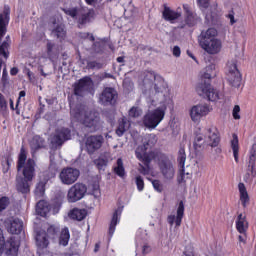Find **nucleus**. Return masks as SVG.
Masks as SVG:
<instances>
[{
	"label": "nucleus",
	"mask_w": 256,
	"mask_h": 256,
	"mask_svg": "<svg viewBox=\"0 0 256 256\" xmlns=\"http://www.w3.org/2000/svg\"><path fill=\"white\" fill-rule=\"evenodd\" d=\"M186 159H187V155L185 154V148L180 147L178 151V162L181 167H185Z\"/></svg>",
	"instance_id": "nucleus-43"
},
{
	"label": "nucleus",
	"mask_w": 256,
	"mask_h": 256,
	"mask_svg": "<svg viewBox=\"0 0 256 256\" xmlns=\"http://www.w3.org/2000/svg\"><path fill=\"white\" fill-rule=\"evenodd\" d=\"M194 151H204V149H209L207 146V138L203 135H196L193 142Z\"/></svg>",
	"instance_id": "nucleus-26"
},
{
	"label": "nucleus",
	"mask_w": 256,
	"mask_h": 256,
	"mask_svg": "<svg viewBox=\"0 0 256 256\" xmlns=\"http://www.w3.org/2000/svg\"><path fill=\"white\" fill-rule=\"evenodd\" d=\"M157 143V136L155 134H146L142 137V145L138 146L136 149V157L140 161H143L144 165H149L155 157H157V153L149 152L147 153V149H151Z\"/></svg>",
	"instance_id": "nucleus-5"
},
{
	"label": "nucleus",
	"mask_w": 256,
	"mask_h": 256,
	"mask_svg": "<svg viewBox=\"0 0 256 256\" xmlns=\"http://www.w3.org/2000/svg\"><path fill=\"white\" fill-rule=\"evenodd\" d=\"M211 113V106L209 104H197L190 109V119L193 123H199L203 117H207V114Z\"/></svg>",
	"instance_id": "nucleus-12"
},
{
	"label": "nucleus",
	"mask_w": 256,
	"mask_h": 256,
	"mask_svg": "<svg viewBox=\"0 0 256 256\" xmlns=\"http://www.w3.org/2000/svg\"><path fill=\"white\" fill-rule=\"evenodd\" d=\"M129 129V122L125 117L119 120L118 128L116 129V134L121 137Z\"/></svg>",
	"instance_id": "nucleus-38"
},
{
	"label": "nucleus",
	"mask_w": 256,
	"mask_h": 256,
	"mask_svg": "<svg viewBox=\"0 0 256 256\" xmlns=\"http://www.w3.org/2000/svg\"><path fill=\"white\" fill-rule=\"evenodd\" d=\"M129 117H132V119H137V117H141L143 115V110L139 107L133 106L129 112H128Z\"/></svg>",
	"instance_id": "nucleus-42"
},
{
	"label": "nucleus",
	"mask_w": 256,
	"mask_h": 256,
	"mask_svg": "<svg viewBox=\"0 0 256 256\" xmlns=\"http://www.w3.org/2000/svg\"><path fill=\"white\" fill-rule=\"evenodd\" d=\"M239 243H243L245 245V241H247V235L245 233H241L240 236H238Z\"/></svg>",
	"instance_id": "nucleus-58"
},
{
	"label": "nucleus",
	"mask_w": 256,
	"mask_h": 256,
	"mask_svg": "<svg viewBox=\"0 0 256 256\" xmlns=\"http://www.w3.org/2000/svg\"><path fill=\"white\" fill-rule=\"evenodd\" d=\"M183 177H184L183 170H181V172L177 178L178 183H183V181H184Z\"/></svg>",
	"instance_id": "nucleus-62"
},
{
	"label": "nucleus",
	"mask_w": 256,
	"mask_h": 256,
	"mask_svg": "<svg viewBox=\"0 0 256 256\" xmlns=\"http://www.w3.org/2000/svg\"><path fill=\"white\" fill-rule=\"evenodd\" d=\"M121 213H123V207H118L112 216L109 227V235H113V233H115V227H117V223H119V217H121Z\"/></svg>",
	"instance_id": "nucleus-27"
},
{
	"label": "nucleus",
	"mask_w": 256,
	"mask_h": 256,
	"mask_svg": "<svg viewBox=\"0 0 256 256\" xmlns=\"http://www.w3.org/2000/svg\"><path fill=\"white\" fill-rule=\"evenodd\" d=\"M85 193H87V186L83 183L74 184L69 190L67 194V199L69 203H77V201H81L85 197Z\"/></svg>",
	"instance_id": "nucleus-11"
},
{
	"label": "nucleus",
	"mask_w": 256,
	"mask_h": 256,
	"mask_svg": "<svg viewBox=\"0 0 256 256\" xmlns=\"http://www.w3.org/2000/svg\"><path fill=\"white\" fill-rule=\"evenodd\" d=\"M70 115L73 121H80L84 127H88L91 131H97L99 127V112L87 111L85 106L78 104L73 108V104H70Z\"/></svg>",
	"instance_id": "nucleus-4"
},
{
	"label": "nucleus",
	"mask_w": 256,
	"mask_h": 256,
	"mask_svg": "<svg viewBox=\"0 0 256 256\" xmlns=\"http://www.w3.org/2000/svg\"><path fill=\"white\" fill-rule=\"evenodd\" d=\"M240 192V201L242 202L243 207H247V203H249V194L247 193V188H245V184L240 183L238 185Z\"/></svg>",
	"instance_id": "nucleus-37"
},
{
	"label": "nucleus",
	"mask_w": 256,
	"mask_h": 256,
	"mask_svg": "<svg viewBox=\"0 0 256 256\" xmlns=\"http://www.w3.org/2000/svg\"><path fill=\"white\" fill-rule=\"evenodd\" d=\"M144 165L145 166L139 164L138 171L141 173V175H149V173H151V166H149V164Z\"/></svg>",
	"instance_id": "nucleus-45"
},
{
	"label": "nucleus",
	"mask_w": 256,
	"mask_h": 256,
	"mask_svg": "<svg viewBox=\"0 0 256 256\" xmlns=\"http://www.w3.org/2000/svg\"><path fill=\"white\" fill-rule=\"evenodd\" d=\"M36 245L40 247V249H45L49 245V239H47L46 231H40L37 233Z\"/></svg>",
	"instance_id": "nucleus-29"
},
{
	"label": "nucleus",
	"mask_w": 256,
	"mask_h": 256,
	"mask_svg": "<svg viewBox=\"0 0 256 256\" xmlns=\"http://www.w3.org/2000/svg\"><path fill=\"white\" fill-rule=\"evenodd\" d=\"M231 147L236 163H239V138L237 134H232Z\"/></svg>",
	"instance_id": "nucleus-34"
},
{
	"label": "nucleus",
	"mask_w": 256,
	"mask_h": 256,
	"mask_svg": "<svg viewBox=\"0 0 256 256\" xmlns=\"http://www.w3.org/2000/svg\"><path fill=\"white\" fill-rule=\"evenodd\" d=\"M93 90V80L89 77H84L79 82L74 84V95L83 97L85 93Z\"/></svg>",
	"instance_id": "nucleus-15"
},
{
	"label": "nucleus",
	"mask_w": 256,
	"mask_h": 256,
	"mask_svg": "<svg viewBox=\"0 0 256 256\" xmlns=\"http://www.w3.org/2000/svg\"><path fill=\"white\" fill-rule=\"evenodd\" d=\"M69 229L64 228L61 231V235H60V245H63L65 247V245H67V243H69Z\"/></svg>",
	"instance_id": "nucleus-41"
},
{
	"label": "nucleus",
	"mask_w": 256,
	"mask_h": 256,
	"mask_svg": "<svg viewBox=\"0 0 256 256\" xmlns=\"http://www.w3.org/2000/svg\"><path fill=\"white\" fill-rule=\"evenodd\" d=\"M7 231L12 235H21L23 232V221L19 218H10L6 221Z\"/></svg>",
	"instance_id": "nucleus-21"
},
{
	"label": "nucleus",
	"mask_w": 256,
	"mask_h": 256,
	"mask_svg": "<svg viewBox=\"0 0 256 256\" xmlns=\"http://www.w3.org/2000/svg\"><path fill=\"white\" fill-rule=\"evenodd\" d=\"M32 151H39L45 147V140L41 136H34L30 143Z\"/></svg>",
	"instance_id": "nucleus-33"
},
{
	"label": "nucleus",
	"mask_w": 256,
	"mask_h": 256,
	"mask_svg": "<svg viewBox=\"0 0 256 256\" xmlns=\"http://www.w3.org/2000/svg\"><path fill=\"white\" fill-rule=\"evenodd\" d=\"M149 251H150L149 246H143V250H142L143 255H147Z\"/></svg>",
	"instance_id": "nucleus-64"
},
{
	"label": "nucleus",
	"mask_w": 256,
	"mask_h": 256,
	"mask_svg": "<svg viewBox=\"0 0 256 256\" xmlns=\"http://www.w3.org/2000/svg\"><path fill=\"white\" fill-rule=\"evenodd\" d=\"M205 19L207 25H221V15L217 10V6H212L207 10Z\"/></svg>",
	"instance_id": "nucleus-22"
},
{
	"label": "nucleus",
	"mask_w": 256,
	"mask_h": 256,
	"mask_svg": "<svg viewBox=\"0 0 256 256\" xmlns=\"http://www.w3.org/2000/svg\"><path fill=\"white\" fill-rule=\"evenodd\" d=\"M70 219H74L75 221H83L85 217H87V210L74 208L69 212Z\"/></svg>",
	"instance_id": "nucleus-28"
},
{
	"label": "nucleus",
	"mask_w": 256,
	"mask_h": 256,
	"mask_svg": "<svg viewBox=\"0 0 256 256\" xmlns=\"http://www.w3.org/2000/svg\"><path fill=\"white\" fill-rule=\"evenodd\" d=\"M158 167L162 177L166 181H171L175 177V167L173 163L168 158H163L159 161Z\"/></svg>",
	"instance_id": "nucleus-14"
},
{
	"label": "nucleus",
	"mask_w": 256,
	"mask_h": 256,
	"mask_svg": "<svg viewBox=\"0 0 256 256\" xmlns=\"http://www.w3.org/2000/svg\"><path fill=\"white\" fill-rule=\"evenodd\" d=\"M69 139H71V131L67 128H62L56 131L55 135L51 139V143L57 147L59 145H63V143Z\"/></svg>",
	"instance_id": "nucleus-20"
},
{
	"label": "nucleus",
	"mask_w": 256,
	"mask_h": 256,
	"mask_svg": "<svg viewBox=\"0 0 256 256\" xmlns=\"http://www.w3.org/2000/svg\"><path fill=\"white\" fill-rule=\"evenodd\" d=\"M227 81L232 87H241V72L237 69V59H232L227 63Z\"/></svg>",
	"instance_id": "nucleus-9"
},
{
	"label": "nucleus",
	"mask_w": 256,
	"mask_h": 256,
	"mask_svg": "<svg viewBox=\"0 0 256 256\" xmlns=\"http://www.w3.org/2000/svg\"><path fill=\"white\" fill-rule=\"evenodd\" d=\"M52 37H56V39H59L60 41H63L65 37L67 36V31H65V26L62 24L56 25L51 32Z\"/></svg>",
	"instance_id": "nucleus-30"
},
{
	"label": "nucleus",
	"mask_w": 256,
	"mask_h": 256,
	"mask_svg": "<svg viewBox=\"0 0 256 256\" xmlns=\"http://www.w3.org/2000/svg\"><path fill=\"white\" fill-rule=\"evenodd\" d=\"M165 109H167V107L163 105L146 114L143 119L145 127H148V129H155V127L163 121V117H165Z\"/></svg>",
	"instance_id": "nucleus-8"
},
{
	"label": "nucleus",
	"mask_w": 256,
	"mask_h": 256,
	"mask_svg": "<svg viewBox=\"0 0 256 256\" xmlns=\"http://www.w3.org/2000/svg\"><path fill=\"white\" fill-rule=\"evenodd\" d=\"M219 32L215 28L203 30L198 36L200 47L208 53V55H218L223 49V42L217 38Z\"/></svg>",
	"instance_id": "nucleus-3"
},
{
	"label": "nucleus",
	"mask_w": 256,
	"mask_h": 256,
	"mask_svg": "<svg viewBox=\"0 0 256 256\" xmlns=\"http://www.w3.org/2000/svg\"><path fill=\"white\" fill-rule=\"evenodd\" d=\"M211 0H198L199 7H202L203 9H207L209 7V3Z\"/></svg>",
	"instance_id": "nucleus-54"
},
{
	"label": "nucleus",
	"mask_w": 256,
	"mask_h": 256,
	"mask_svg": "<svg viewBox=\"0 0 256 256\" xmlns=\"http://www.w3.org/2000/svg\"><path fill=\"white\" fill-rule=\"evenodd\" d=\"M107 163H109V153L105 152L100 155V157L96 160H94V164L98 169H103L104 167H107Z\"/></svg>",
	"instance_id": "nucleus-35"
},
{
	"label": "nucleus",
	"mask_w": 256,
	"mask_h": 256,
	"mask_svg": "<svg viewBox=\"0 0 256 256\" xmlns=\"http://www.w3.org/2000/svg\"><path fill=\"white\" fill-rule=\"evenodd\" d=\"M215 69H216L215 64H209L206 67V70L202 75V80L203 79H208V81H209L210 79H213L214 77H217V71Z\"/></svg>",
	"instance_id": "nucleus-36"
},
{
	"label": "nucleus",
	"mask_w": 256,
	"mask_h": 256,
	"mask_svg": "<svg viewBox=\"0 0 256 256\" xmlns=\"http://www.w3.org/2000/svg\"><path fill=\"white\" fill-rule=\"evenodd\" d=\"M51 211V206L49 202L45 200H40L36 205V213L41 217H47V214Z\"/></svg>",
	"instance_id": "nucleus-25"
},
{
	"label": "nucleus",
	"mask_w": 256,
	"mask_h": 256,
	"mask_svg": "<svg viewBox=\"0 0 256 256\" xmlns=\"http://www.w3.org/2000/svg\"><path fill=\"white\" fill-rule=\"evenodd\" d=\"M21 169L24 178H17V189L20 193H29V181H32L35 177V160L31 158L27 160L25 148H21L18 156L17 171H21Z\"/></svg>",
	"instance_id": "nucleus-2"
},
{
	"label": "nucleus",
	"mask_w": 256,
	"mask_h": 256,
	"mask_svg": "<svg viewBox=\"0 0 256 256\" xmlns=\"http://www.w3.org/2000/svg\"><path fill=\"white\" fill-rule=\"evenodd\" d=\"M64 13L72 17V19H78L79 27H83V25H87V23H91L95 19V10L93 9L86 11L83 8H70L64 10Z\"/></svg>",
	"instance_id": "nucleus-6"
},
{
	"label": "nucleus",
	"mask_w": 256,
	"mask_h": 256,
	"mask_svg": "<svg viewBox=\"0 0 256 256\" xmlns=\"http://www.w3.org/2000/svg\"><path fill=\"white\" fill-rule=\"evenodd\" d=\"M196 91L198 95L206 97L208 101H218L219 99V91L211 87V84L205 80H202L201 83L198 84Z\"/></svg>",
	"instance_id": "nucleus-10"
},
{
	"label": "nucleus",
	"mask_w": 256,
	"mask_h": 256,
	"mask_svg": "<svg viewBox=\"0 0 256 256\" xmlns=\"http://www.w3.org/2000/svg\"><path fill=\"white\" fill-rule=\"evenodd\" d=\"M55 48V44L52 42L47 43V53H53V49Z\"/></svg>",
	"instance_id": "nucleus-59"
},
{
	"label": "nucleus",
	"mask_w": 256,
	"mask_h": 256,
	"mask_svg": "<svg viewBox=\"0 0 256 256\" xmlns=\"http://www.w3.org/2000/svg\"><path fill=\"white\" fill-rule=\"evenodd\" d=\"M89 189L95 199L101 197V188L99 186V180L97 178L89 185Z\"/></svg>",
	"instance_id": "nucleus-39"
},
{
	"label": "nucleus",
	"mask_w": 256,
	"mask_h": 256,
	"mask_svg": "<svg viewBox=\"0 0 256 256\" xmlns=\"http://www.w3.org/2000/svg\"><path fill=\"white\" fill-rule=\"evenodd\" d=\"M35 193L39 195H43L45 193V186H43V184L39 185L36 188Z\"/></svg>",
	"instance_id": "nucleus-56"
},
{
	"label": "nucleus",
	"mask_w": 256,
	"mask_h": 256,
	"mask_svg": "<svg viewBox=\"0 0 256 256\" xmlns=\"http://www.w3.org/2000/svg\"><path fill=\"white\" fill-rule=\"evenodd\" d=\"M248 227H249V224L247 223L245 216H243V214H239L236 221L237 231L239 233H246Z\"/></svg>",
	"instance_id": "nucleus-31"
},
{
	"label": "nucleus",
	"mask_w": 256,
	"mask_h": 256,
	"mask_svg": "<svg viewBox=\"0 0 256 256\" xmlns=\"http://www.w3.org/2000/svg\"><path fill=\"white\" fill-rule=\"evenodd\" d=\"M179 17H181V13L171 10L169 7L164 8L163 18L166 21H175L176 19H179Z\"/></svg>",
	"instance_id": "nucleus-32"
},
{
	"label": "nucleus",
	"mask_w": 256,
	"mask_h": 256,
	"mask_svg": "<svg viewBox=\"0 0 256 256\" xmlns=\"http://www.w3.org/2000/svg\"><path fill=\"white\" fill-rule=\"evenodd\" d=\"M142 89L145 95H148L153 101L165 103L167 101V88L165 81L161 77L155 76L154 72H145L142 82Z\"/></svg>",
	"instance_id": "nucleus-1"
},
{
	"label": "nucleus",
	"mask_w": 256,
	"mask_h": 256,
	"mask_svg": "<svg viewBox=\"0 0 256 256\" xmlns=\"http://www.w3.org/2000/svg\"><path fill=\"white\" fill-rule=\"evenodd\" d=\"M49 177H55L57 173H59V167H57V164L51 162L49 168H48Z\"/></svg>",
	"instance_id": "nucleus-44"
},
{
	"label": "nucleus",
	"mask_w": 256,
	"mask_h": 256,
	"mask_svg": "<svg viewBox=\"0 0 256 256\" xmlns=\"http://www.w3.org/2000/svg\"><path fill=\"white\" fill-rule=\"evenodd\" d=\"M79 37L81 39H89L92 42L95 41V36H93V34H89L87 32H80Z\"/></svg>",
	"instance_id": "nucleus-53"
},
{
	"label": "nucleus",
	"mask_w": 256,
	"mask_h": 256,
	"mask_svg": "<svg viewBox=\"0 0 256 256\" xmlns=\"http://www.w3.org/2000/svg\"><path fill=\"white\" fill-rule=\"evenodd\" d=\"M116 165L117 166L114 168V173H116L118 177H125V167H123V159L119 158Z\"/></svg>",
	"instance_id": "nucleus-40"
},
{
	"label": "nucleus",
	"mask_w": 256,
	"mask_h": 256,
	"mask_svg": "<svg viewBox=\"0 0 256 256\" xmlns=\"http://www.w3.org/2000/svg\"><path fill=\"white\" fill-rule=\"evenodd\" d=\"M136 185L138 187V191H143L145 187V182L143 181V178L141 176L136 177Z\"/></svg>",
	"instance_id": "nucleus-51"
},
{
	"label": "nucleus",
	"mask_w": 256,
	"mask_h": 256,
	"mask_svg": "<svg viewBox=\"0 0 256 256\" xmlns=\"http://www.w3.org/2000/svg\"><path fill=\"white\" fill-rule=\"evenodd\" d=\"M173 55L174 57H181V48L179 46H174Z\"/></svg>",
	"instance_id": "nucleus-57"
},
{
	"label": "nucleus",
	"mask_w": 256,
	"mask_h": 256,
	"mask_svg": "<svg viewBox=\"0 0 256 256\" xmlns=\"http://www.w3.org/2000/svg\"><path fill=\"white\" fill-rule=\"evenodd\" d=\"M21 242L16 237H10L5 242V236H3V230L0 229V256H17L19 253V247Z\"/></svg>",
	"instance_id": "nucleus-7"
},
{
	"label": "nucleus",
	"mask_w": 256,
	"mask_h": 256,
	"mask_svg": "<svg viewBox=\"0 0 256 256\" xmlns=\"http://www.w3.org/2000/svg\"><path fill=\"white\" fill-rule=\"evenodd\" d=\"M207 133H208V135L206 137V144H207L208 149H209V147H211V149H215L216 155H221L222 150L219 147L221 138L219 137V134L217 132H213V130L211 128H209L207 130Z\"/></svg>",
	"instance_id": "nucleus-18"
},
{
	"label": "nucleus",
	"mask_w": 256,
	"mask_h": 256,
	"mask_svg": "<svg viewBox=\"0 0 256 256\" xmlns=\"http://www.w3.org/2000/svg\"><path fill=\"white\" fill-rule=\"evenodd\" d=\"M185 11V23L188 25V27H195V24L197 21H199V17H197V14L193 13L189 10V7L184 6Z\"/></svg>",
	"instance_id": "nucleus-24"
},
{
	"label": "nucleus",
	"mask_w": 256,
	"mask_h": 256,
	"mask_svg": "<svg viewBox=\"0 0 256 256\" xmlns=\"http://www.w3.org/2000/svg\"><path fill=\"white\" fill-rule=\"evenodd\" d=\"M9 198L8 197H2L0 198V213L2 211H5V209H7V207H9Z\"/></svg>",
	"instance_id": "nucleus-46"
},
{
	"label": "nucleus",
	"mask_w": 256,
	"mask_h": 256,
	"mask_svg": "<svg viewBox=\"0 0 256 256\" xmlns=\"http://www.w3.org/2000/svg\"><path fill=\"white\" fill-rule=\"evenodd\" d=\"M185 216V203L181 200L178 203V208L175 215H169L167 221L170 227H173L175 224L176 227H181V221H183V217Z\"/></svg>",
	"instance_id": "nucleus-19"
},
{
	"label": "nucleus",
	"mask_w": 256,
	"mask_h": 256,
	"mask_svg": "<svg viewBox=\"0 0 256 256\" xmlns=\"http://www.w3.org/2000/svg\"><path fill=\"white\" fill-rule=\"evenodd\" d=\"M0 111L1 113H5L7 111V100H5V96L0 94Z\"/></svg>",
	"instance_id": "nucleus-48"
},
{
	"label": "nucleus",
	"mask_w": 256,
	"mask_h": 256,
	"mask_svg": "<svg viewBox=\"0 0 256 256\" xmlns=\"http://www.w3.org/2000/svg\"><path fill=\"white\" fill-rule=\"evenodd\" d=\"M92 49L94 52H91L92 55H95L97 53H101L103 51V43L101 42H95L92 46Z\"/></svg>",
	"instance_id": "nucleus-47"
},
{
	"label": "nucleus",
	"mask_w": 256,
	"mask_h": 256,
	"mask_svg": "<svg viewBox=\"0 0 256 256\" xmlns=\"http://www.w3.org/2000/svg\"><path fill=\"white\" fill-rule=\"evenodd\" d=\"M118 98L119 94L117 93V90L111 87L105 88L99 97L102 105H115Z\"/></svg>",
	"instance_id": "nucleus-16"
},
{
	"label": "nucleus",
	"mask_w": 256,
	"mask_h": 256,
	"mask_svg": "<svg viewBox=\"0 0 256 256\" xmlns=\"http://www.w3.org/2000/svg\"><path fill=\"white\" fill-rule=\"evenodd\" d=\"M228 19H230L231 25H235V23H237V20H235V16L233 14H228Z\"/></svg>",
	"instance_id": "nucleus-61"
},
{
	"label": "nucleus",
	"mask_w": 256,
	"mask_h": 256,
	"mask_svg": "<svg viewBox=\"0 0 256 256\" xmlns=\"http://www.w3.org/2000/svg\"><path fill=\"white\" fill-rule=\"evenodd\" d=\"M79 175H81L79 169L68 167L62 169L59 178L63 185H73L79 179Z\"/></svg>",
	"instance_id": "nucleus-13"
},
{
	"label": "nucleus",
	"mask_w": 256,
	"mask_h": 256,
	"mask_svg": "<svg viewBox=\"0 0 256 256\" xmlns=\"http://www.w3.org/2000/svg\"><path fill=\"white\" fill-rule=\"evenodd\" d=\"M2 81L5 83L7 81V67H4L2 74Z\"/></svg>",
	"instance_id": "nucleus-60"
},
{
	"label": "nucleus",
	"mask_w": 256,
	"mask_h": 256,
	"mask_svg": "<svg viewBox=\"0 0 256 256\" xmlns=\"http://www.w3.org/2000/svg\"><path fill=\"white\" fill-rule=\"evenodd\" d=\"M87 67L89 69H101L103 67V64H101L97 61H90L87 63Z\"/></svg>",
	"instance_id": "nucleus-50"
},
{
	"label": "nucleus",
	"mask_w": 256,
	"mask_h": 256,
	"mask_svg": "<svg viewBox=\"0 0 256 256\" xmlns=\"http://www.w3.org/2000/svg\"><path fill=\"white\" fill-rule=\"evenodd\" d=\"M152 185H153L154 189L156 191H158V193H161V191H163V184H161V181L153 180Z\"/></svg>",
	"instance_id": "nucleus-52"
},
{
	"label": "nucleus",
	"mask_w": 256,
	"mask_h": 256,
	"mask_svg": "<svg viewBox=\"0 0 256 256\" xmlns=\"http://www.w3.org/2000/svg\"><path fill=\"white\" fill-rule=\"evenodd\" d=\"M239 113H241V107L239 105H235L232 110L233 118L236 120L241 119V115H239Z\"/></svg>",
	"instance_id": "nucleus-49"
},
{
	"label": "nucleus",
	"mask_w": 256,
	"mask_h": 256,
	"mask_svg": "<svg viewBox=\"0 0 256 256\" xmlns=\"http://www.w3.org/2000/svg\"><path fill=\"white\" fill-rule=\"evenodd\" d=\"M203 159H205L203 152L195 151L194 155L190 159L192 173H195L196 175L199 173V169L203 167Z\"/></svg>",
	"instance_id": "nucleus-23"
},
{
	"label": "nucleus",
	"mask_w": 256,
	"mask_h": 256,
	"mask_svg": "<svg viewBox=\"0 0 256 256\" xmlns=\"http://www.w3.org/2000/svg\"><path fill=\"white\" fill-rule=\"evenodd\" d=\"M17 73H19V69H17V67H14L10 70L11 75H17Z\"/></svg>",
	"instance_id": "nucleus-63"
},
{
	"label": "nucleus",
	"mask_w": 256,
	"mask_h": 256,
	"mask_svg": "<svg viewBox=\"0 0 256 256\" xmlns=\"http://www.w3.org/2000/svg\"><path fill=\"white\" fill-rule=\"evenodd\" d=\"M59 231L55 226H50L47 229V235H55Z\"/></svg>",
	"instance_id": "nucleus-55"
},
{
	"label": "nucleus",
	"mask_w": 256,
	"mask_h": 256,
	"mask_svg": "<svg viewBox=\"0 0 256 256\" xmlns=\"http://www.w3.org/2000/svg\"><path fill=\"white\" fill-rule=\"evenodd\" d=\"M103 136L101 135H93L89 136L86 139L85 146H86V151L89 155H93L95 151H99L103 145Z\"/></svg>",
	"instance_id": "nucleus-17"
}]
</instances>
